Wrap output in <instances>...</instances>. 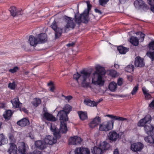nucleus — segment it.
Masks as SVG:
<instances>
[{"instance_id": "obj_34", "label": "nucleus", "mask_w": 154, "mask_h": 154, "mask_svg": "<svg viewBox=\"0 0 154 154\" xmlns=\"http://www.w3.org/2000/svg\"><path fill=\"white\" fill-rule=\"evenodd\" d=\"M8 140L5 138L3 134H0V146L7 143Z\"/></svg>"}, {"instance_id": "obj_25", "label": "nucleus", "mask_w": 154, "mask_h": 154, "mask_svg": "<svg viewBox=\"0 0 154 154\" xmlns=\"http://www.w3.org/2000/svg\"><path fill=\"white\" fill-rule=\"evenodd\" d=\"M144 140L146 142L151 145L154 144V136L153 135H150L144 137Z\"/></svg>"}, {"instance_id": "obj_62", "label": "nucleus", "mask_w": 154, "mask_h": 154, "mask_svg": "<svg viewBox=\"0 0 154 154\" xmlns=\"http://www.w3.org/2000/svg\"><path fill=\"white\" fill-rule=\"evenodd\" d=\"M127 78H128V80L130 82H131L133 80L132 77L131 75H128Z\"/></svg>"}, {"instance_id": "obj_19", "label": "nucleus", "mask_w": 154, "mask_h": 154, "mask_svg": "<svg viewBox=\"0 0 154 154\" xmlns=\"http://www.w3.org/2000/svg\"><path fill=\"white\" fill-rule=\"evenodd\" d=\"M9 148L8 150L9 154H17V147L16 145L14 143L9 144Z\"/></svg>"}, {"instance_id": "obj_44", "label": "nucleus", "mask_w": 154, "mask_h": 154, "mask_svg": "<svg viewBox=\"0 0 154 154\" xmlns=\"http://www.w3.org/2000/svg\"><path fill=\"white\" fill-rule=\"evenodd\" d=\"M138 85H137L135 86L133 88L131 92V94L132 95H134L136 93L137 91L138 90Z\"/></svg>"}, {"instance_id": "obj_40", "label": "nucleus", "mask_w": 154, "mask_h": 154, "mask_svg": "<svg viewBox=\"0 0 154 154\" xmlns=\"http://www.w3.org/2000/svg\"><path fill=\"white\" fill-rule=\"evenodd\" d=\"M75 136L71 137L69 139V145H75Z\"/></svg>"}, {"instance_id": "obj_33", "label": "nucleus", "mask_w": 154, "mask_h": 154, "mask_svg": "<svg viewBox=\"0 0 154 154\" xmlns=\"http://www.w3.org/2000/svg\"><path fill=\"white\" fill-rule=\"evenodd\" d=\"M117 88L116 83L114 82H112L109 84V90L112 92H114L116 90Z\"/></svg>"}, {"instance_id": "obj_46", "label": "nucleus", "mask_w": 154, "mask_h": 154, "mask_svg": "<svg viewBox=\"0 0 154 154\" xmlns=\"http://www.w3.org/2000/svg\"><path fill=\"white\" fill-rule=\"evenodd\" d=\"M18 69V68L17 66L14 67L13 69H11L9 70V71L11 73H14L16 72Z\"/></svg>"}, {"instance_id": "obj_3", "label": "nucleus", "mask_w": 154, "mask_h": 154, "mask_svg": "<svg viewBox=\"0 0 154 154\" xmlns=\"http://www.w3.org/2000/svg\"><path fill=\"white\" fill-rule=\"evenodd\" d=\"M96 71L93 74L92 83L95 85H102L104 81L102 79V76L105 73L104 68L100 65L95 66Z\"/></svg>"}, {"instance_id": "obj_12", "label": "nucleus", "mask_w": 154, "mask_h": 154, "mask_svg": "<svg viewBox=\"0 0 154 154\" xmlns=\"http://www.w3.org/2000/svg\"><path fill=\"white\" fill-rule=\"evenodd\" d=\"M9 11L11 15L13 17H15L18 15H22L23 14L22 10L17 9L15 7L12 6L9 8Z\"/></svg>"}, {"instance_id": "obj_8", "label": "nucleus", "mask_w": 154, "mask_h": 154, "mask_svg": "<svg viewBox=\"0 0 154 154\" xmlns=\"http://www.w3.org/2000/svg\"><path fill=\"white\" fill-rule=\"evenodd\" d=\"M51 27L55 32V38H58L61 34L62 29L57 27L56 22L55 20L52 23Z\"/></svg>"}, {"instance_id": "obj_52", "label": "nucleus", "mask_w": 154, "mask_h": 154, "mask_svg": "<svg viewBox=\"0 0 154 154\" xmlns=\"http://www.w3.org/2000/svg\"><path fill=\"white\" fill-rule=\"evenodd\" d=\"M140 38H141L140 41L143 42L145 37V34L141 32H140Z\"/></svg>"}, {"instance_id": "obj_11", "label": "nucleus", "mask_w": 154, "mask_h": 154, "mask_svg": "<svg viewBox=\"0 0 154 154\" xmlns=\"http://www.w3.org/2000/svg\"><path fill=\"white\" fill-rule=\"evenodd\" d=\"M151 122V116L149 115L146 116L143 119H141L139 122L138 125L140 126H144Z\"/></svg>"}, {"instance_id": "obj_6", "label": "nucleus", "mask_w": 154, "mask_h": 154, "mask_svg": "<svg viewBox=\"0 0 154 154\" xmlns=\"http://www.w3.org/2000/svg\"><path fill=\"white\" fill-rule=\"evenodd\" d=\"M64 20L65 22L66 23V24L63 29L65 32L68 31L70 29H73L74 28L75 24L73 21V18L65 16L64 17Z\"/></svg>"}, {"instance_id": "obj_56", "label": "nucleus", "mask_w": 154, "mask_h": 154, "mask_svg": "<svg viewBox=\"0 0 154 154\" xmlns=\"http://www.w3.org/2000/svg\"><path fill=\"white\" fill-rule=\"evenodd\" d=\"M123 79L121 78H119L118 81V84L119 85H121L122 84Z\"/></svg>"}, {"instance_id": "obj_36", "label": "nucleus", "mask_w": 154, "mask_h": 154, "mask_svg": "<svg viewBox=\"0 0 154 154\" xmlns=\"http://www.w3.org/2000/svg\"><path fill=\"white\" fill-rule=\"evenodd\" d=\"M117 49L120 54H125L128 51V49L121 46H119Z\"/></svg>"}, {"instance_id": "obj_45", "label": "nucleus", "mask_w": 154, "mask_h": 154, "mask_svg": "<svg viewBox=\"0 0 154 154\" xmlns=\"http://www.w3.org/2000/svg\"><path fill=\"white\" fill-rule=\"evenodd\" d=\"M109 74L112 77H115L117 75L116 71L114 70H111L109 71Z\"/></svg>"}, {"instance_id": "obj_39", "label": "nucleus", "mask_w": 154, "mask_h": 154, "mask_svg": "<svg viewBox=\"0 0 154 154\" xmlns=\"http://www.w3.org/2000/svg\"><path fill=\"white\" fill-rule=\"evenodd\" d=\"M146 55L153 61L154 60V52L149 51L147 52Z\"/></svg>"}, {"instance_id": "obj_2", "label": "nucleus", "mask_w": 154, "mask_h": 154, "mask_svg": "<svg viewBox=\"0 0 154 154\" xmlns=\"http://www.w3.org/2000/svg\"><path fill=\"white\" fill-rule=\"evenodd\" d=\"M106 116L111 118L112 120L105 121L100 124L99 127L100 131H107L112 129L113 127L114 121L115 120L124 121L127 120V118L118 116H114L112 115H108Z\"/></svg>"}, {"instance_id": "obj_35", "label": "nucleus", "mask_w": 154, "mask_h": 154, "mask_svg": "<svg viewBox=\"0 0 154 154\" xmlns=\"http://www.w3.org/2000/svg\"><path fill=\"white\" fill-rule=\"evenodd\" d=\"M12 113L11 111L10 110H8L5 112L4 113L3 116L7 120H9L11 117Z\"/></svg>"}, {"instance_id": "obj_54", "label": "nucleus", "mask_w": 154, "mask_h": 154, "mask_svg": "<svg viewBox=\"0 0 154 154\" xmlns=\"http://www.w3.org/2000/svg\"><path fill=\"white\" fill-rule=\"evenodd\" d=\"M144 95H145V98L146 99L149 100L151 98V95L149 93L146 94Z\"/></svg>"}, {"instance_id": "obj_22", "label": "nucleus", "mask_w": 154, "mask_h": 154, "mask_svg": "<svg viewBox=\"0 0 154 154\" xmlns=\"http://www.w3.org/2000/svg\"><path fill=\"white\" fill-rule=\"evenodd\" d=\"M11 102L14 108H20L22 105V103L20 102L18 97L13 99L11 100Z\"/></svg>"}, {"instance_id": "obj_64", "label": "nucleus", "mask_w": 154, "mask_h": 154, "mask_svg": "<svg viewBox=\"0 0 154 154\" xmlns=\"http://www.w3.org/2000/svg\"><path fill=\"white\" fill-rule=\"evenodd\" d=\"M113 154H119V151L117 149H115L113 152Z\"/></svg>"}, {"instance_id": "obj_61", "label": "nucleus", "mask_w": 154, "mask_h": 154, "mask_svg": "<svg viewBox=\"0 0 154 154\" xmlns=\"http://www.w3.org/2000/svg\"><path fill=\"white\" fill-rule=\"evenodd\" d=\"M5 105L4 103H0V108H4L5 107Z\"/></svg>"}, {"instance_id": "obj_30", "label": "nucleus", "mask_w": 154, "mask_h": 154, "mask_svg": "<svg viewBox=\"0 0 154 154\" xmlns=\"http://www.w3.org/2000/svg\"><path fill=\"white\" fill-rule=\"evenodd\" d=\"M130 42L131 43L135 46H137L139 43L138 38L137 37L134 36H132L131 38Z\"/></svg>"}, {"instance_id": "obj_18", "label": "nucleus", "mask_w": 154, "mask_h": 154, "mask_svg": "<svg viewBox=\"0 0 154 154\" xmlns=\"http://www.w3.org/2000/svg\"><path fill=\"white\" fill-rule=\"evenodd\" d=\"M134 64L136 66L140 67L144 66L145 65L143 59L140 57H136L134 60Z\"/></svg>"}, {"instance_id": "obj_57", "label": "nucleus", "mask_w": 154, "mask_h": 154, "mask_svg": "<svg viewBox=\"0 0 154 154\" xmlns=\"http://www.w3.org/2000/svg\"><path fill=\"white\" fill-rule=\"evenodd\" d=\"M148 3L150 5H154V0H147Z\"/></svg>"}, {"instance_id": "obj_7", "label": "nucleus", "mask_w": 154, "mask_h": 154, "mask_svg": "<svg viewBox=\"0 0 154 154\" xmlns=\"http://www.w3.org/2000/svg\"><path fill=\"white\" fill-rule=\"evenodd\" d=\"M75 17L76 23L80 24L82 21L84 23H87L89 20L88 12V13H83L80 15L75 14Z\"/></svg>"}, {"instance_id": "obj_37", "label": "nucleus", "mask_w": 154, "mask_h": 154, "mask_svg": "<svg viewBox=\"0 0 154 154\" xmlns=\"http://www.w3.org/2000/svg\"><path fill=\"white\" fill-rule=\"evenodd\" d=\"M41 100L40 99L36 98L33 99L32 103L33 106L35 107H37L41 103Z\"/></svg>"}, {"instance_id": "obj_26", "label": "nucleus", "mask_w": 154, "mask_h": 154, "mask_svg": "<svg viewBox=\"0 0 154 154\" xmlns=\"http://www.w3.org/2000/svg\"><path fill=\"white\" fill-rule=\"evenodd\" d=\"M134 4H138L139 6H143V9L145 11H146L149 8L146 4H144L142 0H137L135 1Z\"/></svg>"}, {"instance_id": "obj_43", "label": "nucleus", "mask_w": 154, "mask_h": 154, "mask_svg": "<svg viewBox=\"0 0 154 154\" xmlns=\"http://www.w3.org/2000/svg\"><path fill=\"white\" fill-rule=\"evenodd\" d=\"M8 87L10 89L14 90V89L15 87V82H13L12 83H9Z\"/></svg>"}, {"instance_id": "obj_14", "label": "nucleus", "mask_w": 154, "mask_h": 154, "mask_svg": "<svg viewBox=\"0 0 154 154\" xmlns=\"http://www.w3.org/2000/svg\"><path fill=\"white\" fill-rule=\"evenodd\" d=\"M144 129L146 133L148 135L154 134V126L150 123L145 125L144 126Z\"/></svg>"}, {"instance_id": "obj_53", "label": "nucleus", "mask_w": 154, "mask_h": 154, "mask_svg": "<svg viewBox=\"0 0 154 154\" xmlns=\"http://www.w3.org/2000/svg\"><path fill=\"white\" fill-rule=\"evenodd\" d=\"M149 107L152 109H154V100H153L149 104Z\"/></svg>"}, {"instance_id": "obj_31", "label": "nucleus", "mask_w": 154, "mask_h": 154, "mask_svg": "<svg viewBox=\"0 0 154 154\" xmlns=\"http://www.w3.org/2000/svg\"><path fill=\"white\" fill-rule=\"evenodd\" d=\"M100 147H101L103 151V150H108L110 147V145L107 142L104 141L100 144Z\"/></svg>"}, {"instance_id": "obj_41", "label": "nucleus", "mask_w": 154, "mask_h": 154, "mask_svg": "<svg viewBox=\"0 0 154 154\" xmlns=\"http://www.w3.org/2000/svg\"><path fill=\"white\" fill-rule=\"evenodd\" d=\"M81 152L82 154H90L89 150L87 148H82Z\"/></svg>"}, {"instance_id": "obj_4", "label": "nucleus", "mask_w": 154, "mask_h": 154, "mask_svg": "<svg viewBox=\"0 0 154 154\" xmlns=\"http://www.w3.org/2000/svg\"><path fill=\"white\" fill-rule=\"evenodd\" d=\"M60 121L61 123L59 132H57V129L55 127L53 128L51 125L50 128L51 131L54 132V136L56 137H57L58 138H59L60 137L59 135L60 133H66L68 130L66 124V122L68 120H60Z\"/></svg>"}, {"instance_id": "obj_5", "label": "nucleus", "mask_w": 154, "mask_h": 154, "mask_svg": "<svg viewBox=\"0 0 154 154\" xmlns=\"http://www.w3.org/2000/svg\"><path fill=\"white\" fill-rule=\"evenodd\" d=\"M72 108L68 104L66 105L63 108V110L59 111L57 116L60 120H68L67 115L72 110Z\"/></svg>"}, {"instance_id": "obj_51", "label": "nucleus", "mask_w": 154, "mask_h": 154, "mask_svg": "<svg viewBox=\"0 0 154 154\" xmlns=\"http://www.w3.org/2000/svg\"><path fill=\"white\" fill-rule=\"evenodd\" d=\"M41 152L38 150H34L32 152L29 153L28 154H41Z\"/></svg>"}, {"instance_id": "obj_42", "label": "nucleus", "mask_w": 154, "mask_h": 154, "mask_svg": "<svg viewBox=\"0 0 154 154\" xmlns=\"http://www.w3.org/2000/svg\"><path fill=\"white\" fill-rule=\"evenodd\" d=\"M75 145L80 144L82 141L81 138L77 136H75Z\"/></svg>"}, {"instance_id": "obj_47", "label": "nucleus", "mask_w": 154, "mask_h": 154, "mask_svg": "<svg viewBox=\"0 0 154 154\" xmlns=\"http://www.w3.org/2000/svg\"><path fill=\"white\" fill-rule=\"evenodd\" d=\"M149 49L154 50V41L151 42L149 44Z\"/></svg>"}, {"instance_id": "obj_1", "label": "nucleus", "mask_w": 154, "mask_h": 154, "mask_svg": "<svg viewBox=\"0 0 154 154\" xmlns=\"http://www.w3.org/2000/svg\"><path fill=\"white\" fill-rule=\"evenodd\" d=\"M91 75L90 72L83 70L81 71L79 74L77 72L74 74L73 78L77 81L79 86L87 88L91 87Z\"/></svg>"}, {"instance_id": "obj_13", "label": "nucleus", "mask_w": 154, "mask_h": 154, "mask_svg": "<svg viewBox=\"0 0 154 154\" xmlns=\"http://www.w3.org/2000/svg\"><path fill=\"white\" fill-rule=\"evenodd\" d=\"M35 145L36 147L41 150L45 149L47 146V143L44 140L36 141L35 143Z\"/></svg>"}, {"instance_id": "obj_17", "label": "nucleus", "mask_w": 154, "mask_h": 154, "mask_svg": "<svg viewBox=\"0 0 154 154\" xmlns=\"http://www.w3.org/2000/svg\"><path fill=\"white\" fill-rule=\"evenodd\" d=\"M119 134L115 131H110L108 135L109 139L110 140L114 141H116L119 138Z\"/></svg>"}, {"instance_id": "obj_9", "label": "nucleus", "mask_w": 154, "mask_h": 154, "mask_svg": "<svg viewBox=\"0 0 154 154\" xmlns=\"http://www.w3.org/2000/svg\"><path fill=\"white\" fill-rule=\"evenodd\" d=\"M144 147L143 144L140 142L134 143L131 144V150L135 152H140Z\"/></svg>"}, {"instance_id": "obj_28", "label": "nucleus", "mask_w": 154, "mask_h": 154, "mask_svg": "<svg viewBox=\"0 0 154 154\" xmlns=\"http://www.w3.org/2000/svg\"><path fill=\"white\" fill-rule=\"evenodd\" d=\"M84 103L85 104L88 106L93 107L97 106L99 103V102H95L94 101H92L89 99H87L84 100Z\"/></svg>"}, {"instance_id": "obj_55", "label": "nucleus", "mask_w": 154, "mask_h": 154, "mask_svg": "<svg viewBox=\"0 0 154 154\" xmlns=\"http://www.w3.org/2000/svg\"><path fill=\"white\" fill-rule=\"evenodd\" d=\"M86 3L87 4V8H88V12H88V13H89V11L90 10V9H91V5L90 4V2L89 1H87Z\"/></svg>"}, {"instance_id": "obj_58", "label": "nucleus", "mask_w": 154, "mask_h": 154, "mask_svg": "<svg viewBox=\"0 0 154 154\" xmlns=\"http://www.w3.org/2000/svg\"><path fill=\"white\" fill-rule=\"evenodd\" d=\"M142 91L144 94L148 93L149 91L145 87H143L142 88Z\"/></svg>"}, {"instance_id": "obj_49", "label": "nucleus", "mask_w": 154, "mask_h": 154, "mask_svg": "<svg viewBox=\"0 0 154 154\" xmlns=\"http://www.w3.org/2000/svg\"><path fill=\"white\" fill-rule=\"evenodd\" d=\"M82 148H78L75 150V154H82L81 152Z\"/></svg>"}, {"instance_id": "obj_27", "label": "nucleus", "mask_w": 154, "mask_h": 154, "mask_svg": "<svg viewBox=\"0 0 154 154\" xmlns=\"http://www.w3.org/2000/svg\"><path fill=\"white\" fill-rule=\"evenodd\" d=\"M17 123L18 125L21 127H24L29 125V122L26 118H24L18 121Z\"/></svg>"}, {"instance_id": "obj_24", "label": "nucleus", "mask_w": 154, "mask_h": 154, "mask_svg": "<svg viewBox=\"0 0 154 154\" xmlns=\"http://www.w3.org/2000/svg\"><path fill=\"white\" fill-rule=\"evenodd\" d=\"M38 39L39 43H44L47 41V35L44 33H41L38 35Z\"/></svg>"}, {"instance_id": "obj_15", "label": "nucleus", "mask_w": 154, "mask_h": 154, "mask_svg": "<svg viewBox=\"0 0 154 154\" xmlns=\"http://www.w3.org/2000/svg\"><path fill=\"white\" fill-rule=\"evenodd\" d=\"M101 122V119L99 117H96L89 124L90 128H93Z\"/></svg>"}, {"instance_id": "obj_38", "label": "nucleus", "mask_w": 154, "mask_h": 154, "mask_svg": "<svg viewBox=\"0 0 154 154\" xmlns=\"http://www.w3.org/2000/svg\"><path fill=\"white\" fill-rule=\"evenodd\" d=\"M134 66L132 65H130L125 68V70L129 72H133L134 70Z\"/></svg>"}, {"instance_id": "obj_16", "label": "nucleus", "mask_w": 154, "mask_h": 154, "mask_svg": "<svg viewBox=\"0 0 154 154\" xmlns=\"http://www.w3.org/2000/svg\"><path fill=\"white\" fill-rule=\"evenodd\" d=\"M101 122V119L99 117H96L89 124L90 128H93Z\"/></svg>"}, {"instance_id": "obj_32", "label": "nucleus", "mask_w": 154, "mask_h": 154, "mask_svg": "<svg viewBox=\"0 0 154 154\" xmlns=\"http://www.w3.org/2000/svg\"><path fill=\"white\" fill-rule=\"evenodd\" d=\"M78 113L81 120H84L87 118V114L86 112L79 111L78 112Z\"/></svg>"}, {"instance_id": "obj_59", "label": "nucleus", "mask_w": 154, "mask_h": 154, "mask_svg": "<svg viewBox=\"0 0 154 154\" xmlns=\"http://www.w3.org/2000/svg\"><path fill=\"white\" fill-rule=\"evenodd\" d=\"M20 110L21 111H23L25 113H26L28 112V110H27V109L25 108L24 107L22 108H20Z\"/></svg>"}, {"instance_id": "obj_60", "label": "nucleus", "mask_w": 154, "mask_h": 154, "mask_svg": "<svg viewBox=\"0 0 154 154\" xmlns=\"http://www.w3.org/2000/svg\"><path fill=\"white\" fill-rule=\"evenodd\" d=\"M49 88L50 90L52 92H54V91L55 89V87L54 85L50 86Z\"/></svg>"}, {"instance_id": "obj_29", "label": "nucleus", "mask_w": 154, "mask_h": 154, "mask_svg": "<svg viewBox=\"0 0 154 154\" xmlns=\"http://www.w3.org/2000/svg\"><path fill=\"white\" fill-rule=\"evenodd\" d=\"M92 152L93 154H102L103 152L100 147L95 146L92 150Z\"/></svg>"}, {"instance_id": "obj_21", "label": "nucleus", "mask_w": 154, "mask_h": 154, "mask_svg": "<svg viewBox=\"0 0 154 154\" xmlns=\"http://www.w3.org/2000/svg\"><path fill=\"white\" fill-rule=\"evenodd\" d=\"M43 114L44 117L48 121H55L56 120V119L54 116L48 112H45Z\"/></svg>"}, {"instance_id": "obj_10", "label": "nucleus", "mask_w": 154, "mask_h": 154, "mask_svg": "<svg viewBox=\"0 0 154 154\" xmlns=\"http://www.w3.org/2000/svg\"><path fill=\"white\" fill-rule=\"evenodd\" d=\"M55 138L54 136L50 135H46L44 139L45 143H47V145L48 144L49 145H53L57 142L56 138H58L57 137Z\"/></svg>"}, {"instance_id": "obj_48", "label": "nucleus", "mask_w": 154, "mask_h": 154, "mask_svg": "<svg viewBox=\"0 0 154 154\" xmlns=\"http://www.w3.org/2000/svg\"><path fill=\"white\" fill-rule=\"evenodd\" d=\"M109 0H99L100 4L102 6L105 5L108 2Z\"/></svg>"}, {"instance_id": "obj_63", "label": "nucleus", "mask_w": 154, "mask_h": 154, "mask_svg": "<svg viewBox=\"0 0 154 154\" xmlns=\"http://www.w3.org/2000/svg\"><path fill=\"white\" fill-rule=\"evenodd\" d=\"M75 44V43L73 42L71 43H69L66 45V46L68 47H72Z\"/></svg>"}, {"instance_id": "obj_20", "label": "nucleus", "mask_w": 154, "mask_h": 154, "mask_svg": "<svg viewBox=\"0 0 154 154\" xmlns=\"http://www.w3.org/2000/svg\"><path fill=\"white\" fill-rule=\"evenodd\" d=\"M26 147L25 143L23 142H22L20 143L18 150L19 152L21 154H25Z\"/></svg>"}, {"instance_id": "obj_23", "label": "nucleus", "mask_w": 154, "mask_h": 154, "mask_svg": "<svg viewBox=\"0 0 154 154\" xmlns=\"http://www.w3.org/2000/svg\"><path fill=\"white\" fill-rule=\"evenodd\" d=\"M29 42L30 44L33 46H35L39 43L38 38H35L34 36L30 35L29 38Z\"/></svg>"}, {"instance_id": "obj_50", "label": "nucleus", "mask_w": 154, "mask_h": 154, "mask_svg": "<svg viewBox=\"0 0 154 154\" xmlns=\"http://www.w3.org/2000/svg\"><path fill=\"white\" fill-rule=\"evenodd\" d=\"M62 97H63L64 98H65V99L66 100H68V101H69L71 99H72V97L71 96H70V95L66 97V96H65L64 95L62 94Z\"/></svg>"}]
</instances>
